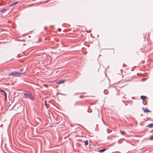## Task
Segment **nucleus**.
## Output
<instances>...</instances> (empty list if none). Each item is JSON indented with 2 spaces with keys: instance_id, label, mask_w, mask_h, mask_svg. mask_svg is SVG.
<instances>
[{
  "instance_id": "2eb2a0df",
  "label": "nucleus",
  "mask_w": 153,
  "mask_h": 153,
  "mask_svg": "<svg viewBox=\"0 0 153 153\" xmlns=\"http://www.w3.org/2000/svg\"><path fill=\"white\" fill-rule=\"evenodd\" d=\"M108 129H107V132L108 133H110V132H109L108 131Z\"/></svg>"
},
{
  "instance_id": "f8f14e48",
  "label": "nucleus",
  "mask_w": 153,
  "mask_h": 153,
  "mask_svg": "<svg viewBox=\"0 0 153 153\" xmlns=\"http://www.w3.org/2000/svg\"><path fill=\"white\" fill-rule=\"evenodd\" d=\"M150 139L151 140H153V136H151V137L150 138Z\"/></svg>"
},
{
  "instance_id": "39448f33",
  "label": "nucleus",
  "mask_w": 153,
  "mask_h": 153,
  "mask_svg": "<svg viewBox=\"0 0 153 153\" xmlns=\"http://www.w3.org/2000/svg\"><path fill=\"white\" fill-rule=\"evenodd\" d=\"M107 149L106 148H104L102 149L99 150L98 151V152H104Z\"/></svg>"
},
{
  "instance_id": "ddd939ff",
  "label": "nucleus",
  "mask_w": 153,
  "mask_h": 153,
  "mask_svg": "<svg viewBox=\"0 0 153 153\" xmlns=\"http://www.w3.org/2000/svg\"><path fill=\"white\" fill-rule=\"evenodd\" d=\"M6 10V9H4L3 10H2L1 11L2 12H5V11Z\"/></svg>"
},
{
  "instance_id": "a211bd4d",
  "label": "nucleus",
  "mask_w": 153,
  "mask_h": 153,
  "mask_svg": "<svg viewBox=\"0 0 153 153\" xmlns=\"http://www.w3.org/2000/svg\"><path fill=\"white\" fill-rule=\"evenodd\" d=\"M76 105V103L75 104V105Z\"/></svg>"
},
{
  "instance_id": "9b49d317",
  "label": "nucleus",
  "mask_w": 153,
  "mask_h": 153,
  "mask_svg": "<svg viewBox=\"0 0 153 153\" xmlns=\"http://www.w3.org/2000/svg\"><path fill=\"white\" fill-rule=\"evenodd\" d=\"M18 3H19L18 1H16L14 3H13V4L11 5L10 6H12L14 5H15V4H18Z\"/></svg>"
},
{
  "instance_id": "f257e3e1",
  "label": "nucleus",
  "mask_w": 153,
  "mask_h": 153,
  "mask_svg": "<svg viewBox=\"0 0 153 153\" xmlns=\"http://www.w3.org/2000/svg\"><path fill=\"white\" fill-rule=\"evenodd\" d=\"M23 94L26 98L30 99L32 100H34L35 99V98L32 96L30 91H24Z\"/></svg>"
},
{
  "instance_id": "9d476101",
  "label": "nucleus",
  "mask_w": 153,
  "mask_h": 153,
  "mask_svg": "<svg viewBox=\"0 0 153 153\" xmlns=\"http://www.w3.org/2000/svg\"><path fill=\"white\" fill-rule=\"evenodd\" d=\"M120 132L121 134L123 135H124L125 134V132L123 131H121Z\"/></svg>"
},
{
  "instance_id": "1a4fd4ad",
  "label": "nucleus",
  "mask_w": 153,
  "mask_h": 153,
  "mask_svg": "<svg viewBox=\"0 0 153 153\" xmlns=\"http://www.w3.org/2000/svg\"><path fill=\"white\" fill-rule=\"evenodd\" d=\"M85 145V146H87L88 144V140H86L84 142Z\"/></svg>"
},
{
  "instance_id": "f3484780",
  "label": "nucleus",
  "mask_w": 153,
  "mask_h": 153,
  "mask_svg": "<svg viewBox=\"0 0 153 153\" xmlns=\"http://www.w3.org/2000/svg\"><path fill=\"white\" fill-rule=\"evenodd\" d=\"M46 27H45V29H46Z\"/></svg>"
},
{
  "instance_id": "f03ea898",
  "label": "nucleus",
  "mask_w": 153,
  "mask_h": 153,
  "mask_svg": "<svg viewBox=\"0 0 153 153\" xmlns=\"http://www.w3.org/2000/svg\"><path fill=\"white\" fill-rule=\"evenodd\" d=\"M22 74L19 72H16V71H13L8 74V76H14L15 77L18 76L19 75H21Z\"/></svg>"
},
{
  "instance_id": "4468645a",
  "label": "nucleus",
  "mask_w": 153,
  "mask_h": 153,
  "mask_svg": "<svg viewBox=\"0 0 153 153\" xmlns=\"http://www.w3.org/2000/svg\"><path fill=\"white\" fill-rule=\"evenodd\" d=\"M45 105H46V106L47 105V102H46V100H45Z\"/></svg>"
},
{
  "instance_id": "6ab92c4d",
  "label": "nucleus",
  "mask_w": 153,
  "mask_h": 153,
  "mask_svg": "<svg viewBox=\"0 0 153 153\" xmlns=\"http://www.w3.org/2000/svg\"><path fill=\"white\" fill-rule=\"evenodd\" d=\"M30 37V36H29V37Z\"/></svg>"
},
{
  "instance_id": "423d86ee",
  "label": "nucleus",
  "mask_w": 153,
  "mask_h": 153,
  "mask_svg": "<svg viewBox=\"0 0 153 153\" xmlns=\"http://www.w3.org/2000/svg\"><path fill=\"white\" fill-rule=\"evenodd\" d=\"M0 91H1V92H2L3 93H4V95H5V98L6 99H7V93L5 92L4 91V90H0Z\"/></svg>"
},
{
  "instance_id": "20e7f679",
  "label": "nucleus",
  "mask_w": 153,
  "mask_h": 153,
  "mask_svg": "<svg viewBox=\"0 0 153 153\" xmlns=\"http://www.w3.org/2000/svg\"><path fill=\"white\" fill-rule=\"evenodd\" d=\"M65 82V81L64 80H60L56 82V83L57 84H60L63 83Z\"/></svg>"
},
{
  "instance_id": "0eeeda50",
  "label": "nucleus",
  "mask_w": 153,
  "mask_h": 153,
  "mask_svg": "<svg viewBox=\"0 0 153 153\" xmlns=\"http://www.w3.org/2000/svg\"><path fill=\"white\" fill-rule=\"evenodd\" d=\"M141 98L143 100H144L147 98L146 97L144 96H140Z\"/></svg>"
},
{
  "instance_id": "dca6fc26",
  "label": "nucleus",
  "mask_w": 153,
  "mask_h": 153,
  "mask_svg": "<svg viewBox=\"0 0 153 153\" xmlns=\"http://www.w3.org/2000/svg\"><path fill=\"white\" fill-rule=\"evenodd\" d=\"M82 97H83V96H80L79 97V98H82Z\"/></svg>"
},
{
  "instance_id": "7ed1b4c3",
  "label": "nucleus",
  "mask_w": 153,
  "mask_h": 153,
  "mask_svg": "<svg viewBox=\"0 0 153 153\" xmlns=\"http://www.w3.org/2000/svg\"><path fill=\"white\" fill-rule=\"evenodd\" d=\"M142 109L145 113H148L151 111L150 110H148L147 108H143Z\"/></svg>"
},
{
  "instance_id": "aec40b11",
  "label": "nucleus",
  "mask_w": 153,
  "mask_h": 153,
  "mask_svg": "<svg viewBox=\"0 0 153 153\" xmlns=\"http://www.w3.org/2000/svg\"><path fill=\"white\" fill-rule=\"evenodd\" d=\"M123 98H125V97H124V96H123Z\"/></svg>"
},
{
  "instance_id": "6e6552de",
  "label": "nucleus",
  "mask_w": 153,
  "mask_h": 153,
  "mask_svg": "<svg viewBox=\"0 0 153 153\" xmlns=\"http://www.w3.org/2000/svg\"><path fill=\"white\" fill-rule=\"evenodd\" d=\"M147 127H148L149 128H152L153 127V123H151L148 125Z\"/></svg>"
}]
</instances>
